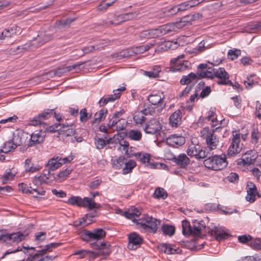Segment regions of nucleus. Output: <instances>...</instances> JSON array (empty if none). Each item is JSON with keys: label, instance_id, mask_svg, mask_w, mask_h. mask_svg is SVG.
Masks as SVG:
<instances>
[{"label": "nucleus", "instance_id": "47", "mask_svg": "<svg viewBox=\"0 0 261 261\" xmlns=\"http://www.w3.org/2000/svg\"><path fill=\"white\" fill-rule=\"evenodd\" d=\"M60 124L58 123H55L51 126H49L48 127H47L44 132L45 133V132H48L50 133H55L57 132H59V133H60Z\"/></svg>", "mask_w": 261, "mask_h": 261}, {"label": "nucleus", "instance_id": "39", "mask_svg": "<svg viewBox=\"0 0 261 261\" xmlns=\"http://www.w3.org/2000/svg\"><path fill=\"white\" fill-rule=\"evenodd\" d=\"M115 143H119L121 146L123 147V150L125 151L126 154L128 155L129 157H131L133 154H129L128 153V148L129 147V144L128 141L124 140L123 139L120 140L119 139L117 138L115 140Z\"/></svg>", "mask_w": 261, "mask_h": 261}, {"label": "nucleus", "instance_id": "51", "mask_svg": "<svg viewBox=\"0 0 261 261\" xmlns=\"http://www.w3.org/2000/svg\"><path fill=\"white\" fill-rule=\"evenodd\" d=\"M248 29L252 32H255L256 31L261 30V21L256 22L255 23L250 24L248 27Z\"/></svg>", "mask_w": 261, "mask_h": 261}, {"label": "nucleus", "instance_id": "45", "mask_svg": "<svg viewBox=\"0 0 261 261\" xmlns=\"http://www.w3.org/2000/svg\"><path fill=\"white\" fill-rule=\"evenodd\" d=\"M94 143L96 148L98 149H101L106 146L105 140L103 138H98L97 136L94 138Z\"/></svg>", "mask_w": 261, "mask_h": 261}, {"label": "nucleus", "instance_id": "1", "mask_svg": "<svg viewBox=\"0 0 261 261\" xmlns=\"http://www.w3.org/2000/svg\"><path fill=\"white\" fill-rule=\"evenodd\" d=\"M141 214V211L140 208L132 206L127 211H124L122 215L126 218L132 220L133 222H136L137 225H140V227L146 232L155 233L158 230V226L160 225L161 221L152 217H149L148 216H145L142 219L138 220L134 218L135 217H139Z\"/></svg>", "mask_w": 261, "mask_h": 261}, {"label": "nucleus", "instance_id": "59", "mask_svg": "<svg viewBox=\"0 0 261 261\" xmlns=\"http://www.w3.org/2000/svg\"><path fill=\"white\" fill-rule=\"evenodd\" d=\"M252 77V76L250 75L249 77H247V80L244 82V84L246 86V88H251L253 87V85L257 84V82H255L251 79Z\"/></svg>", "mask_w": 261, "mask_h": 261}, {"label": "nucleus", "instance_id": "38", "mask_svg": "<svg viewBox=\"0 0 261 261\" xmlns=\"http://www.w3.org/2000/svg\"><path fill=\"white\" fill-rule=\"evenodd\" d=\"M153 195L154 197L158 199H165L167 197L168 194L163 188H158L155 190Z\"/></svg>", "mask_w": 261, "mask_h": 261}, {"label": "nucleus", "instance_id": "60", "mask_svg": "<svg viewBox=\"0 0 261 261\" xmlns=\"http://www.w3.org/2000/svg\"><path fill=\"white\" fill-rule=\"evenodd\" d=\"M259 133L257 130H255L254 129L251 132V143L254 144H256L258 143V140L259 139L258 136Z\"/></svg>", "mask_w": 261, "mask_h": 261}, {"label": "nucleus", "instance_id": "17", "mask_svg": "<svg viewBox=\"0 0 261 261\" xmlns=\"http://www.w3.org/2000/svg\"><path fill=\"white\" fill-rule=\"evenodd\" d=\"M186 142L184 137L177 134L170 135L166 139L168 145L173 147H178L183 145Z\"/></svg>", "mask_w": 261, "mask_h": 261}, {"label": "nucleus", "instance_id": "31", "mask_svg": "<svg viewBox=\"0 0 261 261\" xmlns=\"http://www.w3.org/2000/svg\"><path fill=\"white\" fill-rule=\"evenodd\" d=\"M28 235V233L24 234L20 231L12 233H11V243H19L24 240Z\"/></svg>", "mask_w": 261, "mask_h": 261}, {"label": "nucleus", "instance_id": "10", "mask_svg": "<svg viewBox=\"0 0 261 261\" xmlns=\"http://www.w3.org/2000/svg\"><path fill=\"white\" fill-rule=\"evenodd\" d=\"M53 113H54V109H45L41 113L35 116L32 120H30L29 124L33 126L38 125H47L46 123L43 122V121L50 118L53 115Z\"/></svg>", "mask_w": 261, "mask_h": 261}, {"label": "nucleus", "instance_id": "27", "mask_svg": "<svg viewBox=\"0 0 261 261\" xmlns=\"http://www.w3.org/2000/svg\"><path fill=\"white\" fill-rule=\"evenodd\" d=\"M242 150V147L240 144H235L231 142L227 150V155L228 156H234L239 153Z\"/></svg>", "mask_w": 261, "mask_h": 261}, {"label": "nucleus", "instance_id": "32", "mask_svg": "<svg viewBox=\"0 0 261 261\" xmlns=\"http://www.w3.org/2000/svg\"><path fill=\"white\" fill-rule=\"evenodd\" d=\"M161 68L159 66H154L150 71H145V74L150 78H156L160 76L159 73Z\"/></svg>", "mask_w": 261, "mask_h": 261}, {"label": "nucleus", "instance_id": "64", "mask_svg": "<svg viewBox=\"0 0 261 261\" xmlns=\"http://www.w3.org/2000/svg\"><path fill=\"white\" fill-rule=\"evenodd\" d=\"M255 114L258 118H261V104L259 101H256L255 103Z\"/></svg>", "mask_w": 261, "mask_h": 261}, {"label": "nucleus", "instance_id": "35", "mask_svg": "<svg viewBox=\"0 0 261 261\" xmlns=\"http://www.w3.org/2000/svg\"><path fill=\"white\" fill-rule=\"evenodd\" d=\"M125 160V158L123 156L112 160L113 167L116 169L121 168L122 165L124 164Z\"/></svg>", "mask_w": 261, "mask_h": 261}, {"label": "nucleus", "instance_id": "52", "mask_svg": "<svg viewBox=\"0 0 261 261\" xmlns=\"http://www.w3.org/2000/svg\"><path fill=\"white\" fill-rule=\"evenodd\" d=\"M108 119H109V122L107 124V126L109 128H112L118 122H119L120 121L122 120V119H117V118H113V117L111 116V115H109Z\"/></svg>", "mask_w": 261, "mask_h": 261}, {"label": "nucleus", "instance_id": "25", "mask_svg": "<svg viewBox=\"0 0 261 261\" xmlns=\"http://www.w3.org/2000/svg\"><path fill=\"white\" fill-rule=\"evenodd\" d=\"M44 139V135H42L41 133H33L31 135L30 141L28 144L29 147H31L37 144L42 142Z\"/></svg>", "mask_w": 261, "mask_h": 261}, {"label": "nucleus", "instance_id": "43", "mask_svg": "<svg viewBox=\"0 0 261 261\" xmlns=\"http://www.w3.org/2000/svg\"><path fill=\"white\" fill-rule=\"evenodd\" d=\"M53 37V35L48 33H45L43 36L41 35L40 36H39V45H42L52 40Z\"/></svg>", "mask_w": 261, "mask_h": 261}, {"label": "nucleus", "instance_id": "34", "mask_svg": "<svg viewBox=\"0 0 261 261\" xmlns=\"http://www.w3.org/2000/svg\"><path fill=\"white\" fill-rule=\"evenodd\" d=\"M19 190L21 191L23 193L33 194L34 191H37V188H32L31 187H28L27 185L24 183H20L18 184Z\"/></svg>", "mask_w": 261, "mask_h": 261}, {"label": "nucleus", "instance_id": "57", "mask_svg": "<svg viewBox=\"0 0 261 261\" xmlns=\"http://www.w3.org/2000/svg\"><path fill=\"white\" fill-rule=\"evenodd\" d=\"M101 182L102 180L100 179H97L90 182L88 186L91 189H96L101 185Z\"/></svg>", "mask_w": 261, "mask_h": 261}, {"label": "nucleus", "instance_id": "12", "mask_svg": "<svg viewBox=\"0 0 261 261\" xmlns=\"http://www.w3.org/2000/svg\"><path fill=\"white\" fill-rule=\"evenodd\" d=\"M126 88L124 86L113 90L114 94L107 95L103 96L98 101L100 107L103 106L110 102H113L119 98L121 95V92L125 91Z\"/></svg>", "mask_w": 261, "mask_h": 261}, {"label": "nucleus", "instance_id": "19", "mask_svg": "<svg viewBox=\"0 0 261 261\" xmlns=\"http://www.w3.org/2000/svg\"><path fill=\"white\" fill-rule=\"evenodd\" d=\"M247 195L246 196L247 201L252 203L256 200L255 196L257 194V188L255 185L252 182H248L246 186Z\"/></svg>", "mask_w": 261, "mask_h": 261}, {"label": "nucleus", "instance_id": "42", "mask_svg": "<svg viewBox=\"0 0 261 261\" xmlns=\"http://www.w3.org/2000/svg\"><path fill=\"white\" fill-rule=\"evenodd\" d=\"M60 129H61L60 133H59V134L65 137L73 136L75 134V132L72 127L64 129H62V127H60Z\"/></svg>", "mask_w": 261, "mask_h": 261}, {"label": "nucleus", "instance_id": "50", "mask_svg": "<svg viewBox=\"0 0 261 261\" xmlns=\"http://www.w3.org/2000/svg\"><path fill=\"white\" fill-rule=\"evenodd\" d=\"M80 121L81 122H86L89 119V118L91 116V114L89 116V117L88 116L87 109L85 108H83L80 111Z\"/></svg>", "mask_w": 261, "mask_h": 261}, {"label": "nucleus", "instance_id": "40", "mask_svg": "<svg viewBox=\"0 0 261 261\" xmlns=\"http://www.w3.org/2000/svg\"><path fill=\"white\" fill-rule=\"evenodd\" d=\"M162 230L165 234L169 236H173L175 233V227L171 225L164 224L162 226Z\"/></svg>", "mask_w": 261, "mask_h": 261}, {"label": "nucleus", "instance_id": "11", "mask_svg": "<svg viewBox=\"0 0 261 261\" xmlns=\"http://www.w3.org/2000/svg\"><path fill=\"white\" fill-rule=\"evenodd\" d=\"M218 78L217 84L220 85H232V82L229 80V75L224 68L219 67L215 70L214 78Z\"/></svg>", "mask_w": 261, "mask_h": 261}, {"label": "nucleus", "instance_id": "30", "mask_svg": "<svg viewBox=\"0 0 261 261\" xmlns=\"http://www.w3.org/2000/svg\"><path fill=\"white\" fill-rule=\"evenodd\" d=\"M108 113V110L105 108L101 109L99 111L96 113L94 115V119L92 121V123L94 124L99 123L102 120H103Z\"/></svg>", "mask_w": 261, "mask_h": 261}, {"label": "nucleus", "instance_id": "54", "mask_svg": "<svg viewBox=\"0 0 261 261\" xmlns=\"http://www.w3.org/2000/svg\"><path fill=\"white\" fill-rule=\"evenodd\" d=\"M239 176L236 173L231 172L229 175L226 178L228 181L230 182H238L239 180Z\"/></svg>", "mask_w": 261, "mask_h": 261}, {"label": "nucleus", "instance_id": "16", "mask_svg": "<svg viewBox=\"0 0 261 261\" xmlns=\"http://www.w3.org/2000/svg\"><path fill=\"white\" fill-rule=\"evenodd\" d=\"M61 161V158L58 156H54L48 160L47 164L45 165V170L48 171L49 173L51 176L53 175V178H55V176L53 175L54 174L51 173V172L57 170L62 166V163Z\"/></svg>", "mask_w": 261, "mask_h": 261}, {"label": "nucleus", "instance_id": "36", "mask_svg": "<svg viewBox=\"0 0 261 261\" xmlns=\"http://www.w3.org/2000/svg\"><path fill=\"white\" fill-rule=\"evenodd\" d=\"M128 137L132 140L140 141L142 138V134L140 130L132 129L128 132Z\"/></svg>", "mask_w": 261, "mask_h": 261}, {"label": "nucleus", "instance_id": "37", "mask_svg": "<svg viewBox=\"0 0 261 261\" xmlns=\"http://www.w3.org/2000/svg\"><path fill=\"white\" fill-rule=\"evenodd\" d=\"M125 167L123 169V173L127 174L132 171V169L136 166L134 160H130L127 162H124Z\"/></svg>", "mask_w": 261, "mask_h": 261}, {"label": "nucleus", "instance_id": "62", "mask_svg": "<svg viewBox=\"0 0 261 261\" xmlns=\"http://www.w3.org/2000/svg\"><path fill=\"white\" fill-rule=\"evenodd\" d=\"M175 10L179 11V12L184 11L189 9L187 2L181 3L179 5L175 6Z\"/></svg>", "mask_w": 261, "mask_h": 261}, {"label": "nucleus", "instance_id": "15", "mask_svg": "<svg viewBox=\"0 0 261 261\" xmlns=\"http://www.w3.org/2000/svg\"><path fill=\"white\" fill-rule=\"evenodd\" d=\"M207 233L211 236L214 237L216 240L220 241L225 240L230 236L229 233L225 232L221 228L214 226L213 228L207 227Z\"/></svg>", "mask_w": 261, "mask_h": 261}, {"label": "nucleus", "instance_id": "7", "mask_svg": "<svg viewBox=\"0 0 261 261\" xmlns=\"http://www.w3.org/2000/svg\"><path fill=\"white\" fill-rule=\"evenodd\" d=\"M215 131L214 129L210 130L208 127H205L201 132L203 136L205 135L204 138L206 139V144L211 150L216 149L219 143V139L215 134Z\"/></svg>", "mask_w": 261, "mask_h": 261}, {"label": "nucleus", "instance_id": "44", "mask_svg": "<svg viewBox=\"0 0 261 261\" xmlns=\"http://www.w3.org/2000/svg\"><path fill=\"white\" fill-rule=\"evenodd\" d=\"M202 17V14L200 13H195L192 15H187L182 18V21L183 22H189L195 21Z\"/></svg>", "mask_w": 261, "mask_h": 261}, {"label": "nucleus", "instance_id": "6", "mask_svg": "<svg viewBox=\"0 0 261 261\" xmlns=\"http://www.w3.org/2000/svg\"><path fill=\"white\" fill-rule=\"evenodd\" d=\"M106 232L102 228H96L93 229L92 231L85 230L81 234L82 240L86 242L92 241H96L98 242L106 237Z\"/></svg>", "mask_w": 261, "mask_h": 261}, {"label": "nucleus", "instance_id": "58", "mask_svg": "<svg viewBox=\"0 0 261 261\" xmlns=\"http://www.w3.org/2000/svg\"><path fill=\"white\" fill-rule=\"evenodd\" d=\"M134 51L133 48L127 49L120 53V57L122 58H127L133 56Z\"/></svg>", "mask_w": 261, "mask_h": 261}, {"label": "nucleus", "instance_id": "26", "mask_svg": "<svg viewBox=\"0 0 261 261\" xmlns=\"http://www.w3.org/2000/svg\"><path fill=\"white\" fill-rule=\"evenodd\" d=\"M159 248L162 252L168 254H178L179 253L180 249L178 248L174 249L171 247L170 244L163 243L160 245Z\"/></svg>", "mask_w": 261, "mask_h": 261}, {"label": "nucleus", "instance_id": "53", "mask_svg": "<svg viewBox=\"0 0 261 261\" xmlns=\"http://www.w3.org/2000/svg\"><path fill=\"white\" fill-rule=\"evenodd\" d=\"M126 123L125 119H123L116 124L114 126H116V130L119 132L125 128Z\"/></svg>", "mask_w": 261, "mask_h": 261}, {"label": "nucleus", "instance_id": "2", "mask_svg": "<svg viewBox=\"0 0 261 261\" xmlns=\"http://www.w3.org/2000/svg\"><path fill=\"white\" fill-rule=\"evenodd\" d=\"M90 247L95 250H98L97 252H94L85 249L76 250L73 255H78L81 258H84L88 255L90 259H95L101 255L105 257L109 256L111 253V245L108 242H94L90 244Z\"/></svg>", "mask_w": 261, "mask_h": 261}, {"label": "nucleus", "instance_id": "49", "mask_svg": "<svg viewBox=\"0 0 261 261\" xmlns=\"http://www.w3.org/2000/svg\"><path fill=\"white\" fill-rule=\"evenodd\" d=\"M150 38H154L162 36V31L160 30V27L158 29L148 30Z\"/></svg>", "mask_w": 261, "mask_h": 261}, {"label": "nucleus", "instance_id": "13", "mask_svg": "<svg viewBox=\"0 0 261 261\" xmlns=\"http://www.w3.org/2000/svg\"><path fill=\"white\" fill-rule=\"evenodd\" d=\"M162 128V126L159 121L155 119L150 120L145 124L144 127V130L146 134H155Z\"/></svg>", "mask_w": 261, "mask_h": 261}, {"label": "nucleus", "instance_id": "14", "mask_svg": "<svg viewBox=\"0 0 261 261\" xmlns=\"http://www.w3.org/2000/svg\"><path fill=\"white\" fill-rule=\"evenodd\" d=\"M128 244L127 248L129 250H135L143 243V239L140 235L135 232L128 235Z\"/></svg>", "mask_w": 261, "mask_h": 261}, {"label": "nucleus", "instance_id": "48", "mask_svg": "<svg viewBox=\"0 0 261 261\" xmlns=\"http://www.w3.org/2000/svg\"><path fill=\"white\" fill-rule=\"evenodd\" d=\"M241 55V50L239 49H236L232 50L230 49L228 52V57L231 60H234L238 58V57Z\"/></svg>", "mask_w": 261, "mask_h": 261}, {"label": "nucleus", "instance_id": "4", "mask_svg": "<svg viewBox=\"0 0 261 261\" xmlns=\"http://www.w3.org/2000/svg\"><path fill=\"white\" fill-rule=\"evenodd\" d=\"M193 226H191L189 221L183 220L182 222V234L185 236H199L201 231L206 228V225L203 221H198L194 220L192 222Z\"/></svg>", "mask_w": 261, "mask_h": 261}, {"label": "nucleus", "instance_id": "41", "mask_svg": "<svg viewBox=\"0 0 261 261\" xmlns=\"http://www.w3.org/2000/svg\"><path fill=\"white\" fill-rule=\"evenodd\" d=\"M136 159L142 163H148L150 159V155L148 153L142 154L141 152L135 154Z\"/></svg>", "mask_w": 261, "mask_h": 261}, {"label": "nucleus", "instance_id": "3", "mask_svg": "<svg viewBox=\"0 0 261 261\" xmlns=\"http://www.w3.org/2000/svg\"><path fill=\"white\" fill-rule=\"evenodd\" d=\"M90 194L92 196L91 198L85 197L84 198H82L80 196H72L66 202L73 205L87 207L90 210L100 209L101 207L100 204L97 203L94 201V198L96 196H99L100 193L96 191L93 193L90 192Z\"/></svg>", "mask_w": 261, "mask_h": 261}, {"label": "nucleus", "instance_id": "28", "mask_svg": "<svg viewBox=\"0 0 261 261\" xmlns=\"http://www.w3.org/2000/svg\"><path fill=\"white\" fill-rule=\"evenodd\" d=\"M18 27L13 25L12 27H8L5 29L1 34V37L5 39V38H9L12 37L14 35H16L17 32Z\"/></svg>", "mask_w": 261, "mask_h": 261}, {"label": "nucleus", "instance_id": "20", "mask_svg": "<svg viewBox=\"0 0 261 261\" xmlns=\"http://www.w3.org/2000/svg\"><path fill=\"white\" fill-rule=\"evenodd\" d=\"M51 177V175L48 171L44 169L42 173L39 175H36L33 181V183L36 186H39L43 183H46L47 179Z\"/></svg>", "mask_w": 261, "mask_h": 261}, {"label": "nucleus", "instance_id": "33", "mask_svg": "<svg viewBox=\"0 0 261 261\" xmlns=\"http://www.w3.org/2000/svg\"><path fill=\"white\" fill-rule=\"evenodd\" d=\"M97 216V212L96 211H94L89 214L85 215V217L82 218V220L79 222L78 225H82V223L85 222L87 220H88L90 222L85 224L84 226L89 224L91 222L93 221V218Z\"/></svg>", "mask_w": 261, "mask_h": 261}, {"label": "nucleus", "instance_id": "29", "mask_svg": "<svg viewBox=\"0 0 261 261\" xmlns=\"http://www.w3.org/2000/svg\"><path fill=\"white\" fill-rule=\"evenodd\" d=\"M197 75L193 72H191L187 75H183L180 80L181 85H189L196 80Z\"/></svg>", "mask_w": 261, "mask_h": 261}, {"label": "nucleus", "instance_id": "9", "mask_svg": "<svg viewBox=\"0 0 261 261\" xmlns=\"http://www.w3.org/2000/svg\"><path fill=\"white\" fill-rule=\"evenodd\" d=\"M184 57L183 55L178 56L177 58L172 59L170 61L171 66L170 71L175 72L182 71L187 69L190 65V63L187 60H182Z\"/></svg>", "mask_w": 261, "mask_h": 261}, {"label": "nucleus", "instance_id": "18", "mask_svg": "<svg viewBox=\"0 0 261 261\" xmlns=\"http://www.w3.org/2000/svg\"><path fill=\"white\" fill-rule=\"evenodd\" d=\"M171 160L180 168L186 169L190 164V160L185 153H181L177 156H174Z\"/></svg>", "mask_w": 261, "mask_h": 261}, {"label": "nucleus", "instance_id": "5", "mask_svg": "<svg viewBox=\"0 0 261 261\" xmlns=\"http://www.w3.org/2000/svg\"><path fill=\"white\" fill-rule=\"evenodd\" d=\"M207 159L204 161L205 166L213 170H220L226 167L227 165L225 154L221 155H214L210 156V153L208 152Z\"/></svg>", "mask_w": 261, "mask_h": 261}, {"label": "nucleus", "instance_id": "55", "mask_svg": "<svg viewBox=\"0 0 261 261\" xmlns=\"http://www.w3.org/2000/svg\"><path fill=\"white\" fill-rule=\"evenodd\" d=\"M133 119L136 123L141 124L145 122L146 119L143 115L140 114H136Z\"/></svg>", "mask_w": 261, "mask_h": 261}, {"label": "nucleus", "instance_id": "24", "mask_svg": "<svg viewBox=\"0 0 261 261\" xmlns=\"http://www.w3.org/2000/svg\"><path fill=\"white\" fill-rule=\"evenodd\" d=\"M84 64V62H78L73 65L68 66L63 68H59L56 71L55 74L61 76L65 72H69L74 69H79L80 66Z\"/></svg>", "mask_w": 261, "mask_h": 261}, {"label": "nucleus", "instance_id": "21", "mask_svg": "<svg viewBox=\"0 0 261 261\" xmlns=\"http://www.w3.org/2000/svg\"><path fill=\"white\" fill-rule=\"evenodd\" d=\"M170 124L172 127H177L181 123V112L180 110H177L172 113L169 118Z\"/></svg>", "mask_w": 261, "mask_h": 261}, {"label": "nucleus", "instance_id": "56", "mask_svg": "<svg viewBox=\"0 0 261 261\" xmlns=\"http://www.w3.org/2000/svg\"><path fill=\"white\" fill-rule=\"evenodd\" d=\"M252 237L248 234H244L242 236H240L238 237V240L240 243H241L242 244H246V243L248 242L249 241H251L252 240Z\"/></svg>", "mask_w": 261, "mask_h": 261}, {"label": "nucleus", "instance_id": "61", "mask_svg": "<svg viewBox=\"0 0 261 261\" xmlns=\"http://www.w3.org/2000/svg\"><path fill=\"white\" fill-rule=\"evenodd\" d=\"M171 24H166L160 27V30L162 31V35H166L172 31Z\"/></svg>", "mask_w": 261, "mask_h": 261}, {"label": "nucleus", "instance_id": "22", "mask_svg": "<svg viewBox=\"0 0 261 261\" xmlns=\"http://www.w3.org/2000/svg\"><path fill=\"white\" fill-rule=\"evenodd\" d=\"M164 97L158 93L150 94L148 97V101L153 105H158L162 109L164 108L166 105L163 102Z\"/></svg>", "mask_w": 261, "mask_h": 261}, {"label": "nucleus", "instance_id": "63", "mask_svg": "<svg viewBox=\"0 0 261 261\" xmlns=\"http://www.w3.org/2000/svg\"><path fill=\"white\" fill-rule=\"evenodd\" d=\"M15 176V174H14L13 173H12L9 170V171L6 172L5 174L3 176V183H6V182L9 180L10 179H12L13 178V177Z\"/></svg>", "mask_w": 261, "mask_h": 261}, {"label": "nucleus", "instance_id": "46", "mask_svg": "<svg viewBox=\"0 0 261 261\" xmlns=\"http://www.w3.org/2000/svg\"><path fill=\"white\" fill-rule=\"evenodd\" d=\"M138 13L136 11L133 12H129L121 14V19L124 21H127L137 17Z\"/></svg>", "mask_w": 261, "mask_h": 261}, {"label": "nucleus", "instance_id": "23", "mask_svg": "<svg viewBox=\"0 0 261 261\" xmlns=\"http://www.w3.org/2000/svg\"><path fill=\"white\" fill-rule=\"evenodd\" d=\"M257 158L256 152L253 150L248 151L244 155L242 162L244 165H251L253 164Z\"/></svg>", "mask_w": 261, "mask_h": 261}, {"label": "nucleus", "instance_id": "8", "mask_svg": "<svg viewBox=\"0 0 261 261\" xmlns=\"http://www.w3.org/2000/svg\"><path fill=\"white\" fill-rule=\"evenodd\" d=\"M187 153L191 157L194 156L196 159L201 160L206 158L208 156V152L198 144H192L189 145Z\"/></svg>", "mask_w": 261, "mask_h": 261}]
</instances>
